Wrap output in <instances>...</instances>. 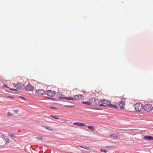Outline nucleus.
Wrapping results in <instances>:
<instances>
[{"label": "nucleus", "instance_id": "5", "mask_svg": "<svg viewBox=\"0 0 153 153\" xmlns=\"http://www.w3.org/2000/svg\"><path fill=\"white\" fill-rule=\"evenodd\" d=\"M25 90L27 91H33V87L29 84L25 87Z\"/></svg>", "mask_w": 153, "mask_h": 153}, {"label": "nucleus", "instance_id": "13", "mask_svg": "<svg viewBox=\"0 0 153 153\" xmlns=\"http://www.w3.org/2000/svg\"><path fill=\"white\" fill-rule=\"evenodd\" d=\"M110 136L113 137H116L117 138H119L120 137L119 135H117L115 134H111L110 135Z\"/></svg>", "mask_w": 153, "mask_h": 153}, {"label": "nucleus", "instance_id": "18", "mask_svg": "<svg viewBox=\"0 0 153 153\" xmlns=\"http://www.w3.org/2000/svg\"><path fill=\"white\" fill-rule=\"evenodd\" d=\"M88 129L91 130V131H93L94 130V128L93 126H88Z\"/></svg>", "mask_w": 153, "mask_h": 153}, {"label": "nucleus", "instance_id": "20", "mask_svg": "<svg viewBox=\"0 0 153 153\" xmlns=\"http://www.w3.org/2000/svg\"><path fill=\"white\" fill-rule=\"evenodd\" d=\"M78 146L80 147L84 148L85 149H86L88 150H89V149H90L89 148V147H85V146Z\"/></svg>", "mask_w": 153, "mask_h": 153}, {"label": "nucleus", "instance_id": "39", "mask_svg": "<svg viewBox=\"0 0 153 153\" xmlns=\"http://www.w3.org/2000/svg\"><path fill=\"white\" fill-rule=\"evenodd\" d=\"M4 87H5V88H9V87H7V85L5 84H4Z\"/></svg>", "mask_w": 153, "mask_h": 153}, {"label": "nucleus", "instance_id": "23", "mask_svg": "<svg viewBox=\"0 0 153 153\" xmlns=\"http://www.w3.org/2000/svg\"><path fill=\"white\" fill-rule=\"evenodd\" d=\"M51 117H52L55 119H59V118L57 117L55 115H51Z\"/></svg>", "mask_w": 153, "mask_h": 153}, {"label": "nucleus", "instance_id": "19", "mask_svg": "<svg viewBox=\"0 0 153 153\" xmlns=\"http://www.w3.org/2000/svg\"><path fill=\"white\" fill-rule=\"evenodd\" d=\"M65 96L64 95L61 94V95L60 94V96H59V98L60 99H65V98H65Z\"/></svg>", "mask_w": 153, "mask_h": 153}, {"label": "nucleus", "instance_id": "4", "mask_svg": "<svg viewBox=\"0 0 153 153\" xmlns=\"http://www.w3.org/2000/svg\"><path fill=\"white\" fill-rule=\"evenodd\" d=\"M90 101H91V104L93 105H99L100 102L99 100L95 98H91L90 99Z\"/></svg>", "mask_w": 153, "mask_h": 153}, {"label": "nucleus", "instance_id": "16", "mask_svg": "<svg viewBox=\"0 0 153 153\" xmlns=\"http://www.w3.org/2000/svg\"><path fill=\"white\" fill-rule=\"evenodd\" d=\"M43 127L45 128L47 130H49L50 131H53V128H51L50 127H49L44 126H43Z\"/></svg>", "mask_w": 153, "mask_h": 153}, {"label": "nucleus", "instance_id": "25", "mask_svg": "<svg viewBox=\"0 0 153 153\" xmlns=\"http://www.w3.org/2000/svg\"><path fill=\"white\" fill-rule=\"evenodd\" d=\"M5 140H6L5 143V144H7L9 143V139L8 138H6Z\"/></svg>", "mask_w": 153, "mask_h": 153}, {"label": "nucleus", "instance_id": "33", "mask_svg": "<svg viewBox=\"0 0 153 153\" xmlns=\"http://www.w3.org/2000/svg\"><path fill=\"white\" fill-rule=\"evenodd\" d=\"M6 97L8 98H14V97H13L11 96H7Z\"/></svg>", "mask_w": 153, "mask_h": 153}, {"label": "nucleus", "instance_id": "10", "mask_svg": "<svg viewBox=\"0 0 153 153\" xmlns=\"http://www.w3.org/2000/svg\"><path fill=\"white\" fill-rule=\"evenodd\" d=\"M111 101H109V103H108V106L110 107L111 108H113L114 109H117L118 107L115 105H113L112 104H111Z\"/></svg>", "mask_w": 153, "mask_h": 153}, {"label": "nucleus", "instance_id": "2", "mask_svg": "<svg viewBox=\"0 0 153 153\" xmlns=\"http://www.w3.org/2000/svg\"><path fill=\"white\" fill-rule=\"evenodd\" d=\"M152 106L149 104H146L144 106H143V109L145 111L149 112L152 110Z\"/></svg>", "mask_w": 153, "mask_h": 153}, {"label": "nucleus", "instance_id": "12", "mask_svg": "<svg viewBox=\"0 0 153 153\" xmlns=\"http://www.w3.org/2000/svg\"><path fill=\"white\" fill-rule=\"evenodd\" d=\"M109 101L106 100L105 99H103V100H100L102 104H106L105 105H107Z\"/></svg>", "mask_w": 153, "mask_h": 153}, {"label": "nucleus", "instance_id": "27", "mask_svg": "<svg viewBox=\"0 0 153 153\" xmlns=\"http://www.w3.org/2000/svg\"><path fill=\"white\" fill-rule=\"evenodd\" d=\"M65 107L66 108H70L72 107H74V106H70V105H65Z\"/></svg>", "mask_w": 153, "mask_h": 153}, {"label": "nucleus", "instance_id": "31", "mask_svg": "<svg viewBox=\"0 0 153 153\" xmlns=\"http://www.w3.org/2000/svg\"><path fill=\"white\" fill-rule=\"evenodd\" d=\"M19 110H14V112H15V113L17 114V113L19 112Z\"/></svg>", "mask_w": 153, "mask_h": 153}, {"label": "nucleus", "instance_id": "24", "mask_svg": "<svg viewBox=\"0 0 153 153\" xmlns=\"http://www.w3.org/2000/svg\"><path fill=\"white\" fill-rule=\"evenodd\" d=\"M100 151L104 153H106L107 152V151L106 150L104 149H101L100 150Z\"/></svg>", "mask_w": 153, "mask_h": 153}, {"label": "nucleus", "instance_id": "1", "mask_svg": "<svg viewBox=\"0 0 153 153\" xmlns=\"http://www.w3.org/2000/svg\"><path fill=\"white\" fill-rule=\"evenodd\" d=\"M143 106L142 104L137 103L134 105L135 109L137 111L139 112L143 109Z\"/></svg>", "mask_w": 153, "mask_h": 153}, {"label": "nucleus", "instance_id": "22", "mask_svg": "<svg viewBox=\"0 0 153 153\" xmlns=\"http://www.w3.org/2000/svg\"><path fill=\"white\" fill-rule=\"evenodd\" d=\"M99 106L100 107H106L108 106V105H104L102 103L101 104H99Z\"/></svg>", "mask_w": 153, "mask_h": 153}, {"label": "nucleus", "instance_id": "6", "mask_svg": "<svg viewBox=\"0 0 153 153\" xmlns=\"http://www.w3.org/2000/svg\"><path fill=\"white\" fill-rule=\"evenodd\" d=\"M47 94L50 97H53L56 94L55 91L51 90H49L47 91Z\"/></svg>", "mask_w": 153, "mask_h": 153}, {"label": "nucleus", "instance_id": "7", "mask_svg": "<svg viewBox=\"0 0 153 153\" xmlns=\"http://www.w3.org/2000/svg\"><path fill=\"white\" fill-rule=\"evenodd\" d=\"M82 97H83L82 95L79 94L74 96L73 97V98L74 99V100L77 101L78 100H81L82 98Z\"/></svg>", "mask_w": 153, "mask_h": 153}, {"label": "nucleus", "instance_id": "28", "mask_svg": "<svg viewBox=\"0 0 153 153\" xmlns=\"http://www.w3.org/2000/svg\"><path fill=\"white\" fill-rule=\"evenodd\" d=\"M0 137L1 138H2L3 140H5L6 139V138L4 137V136L3 135H0Z\"/></svg>", "mask_w": 153, "mask_h": 153}, {"label": "nucleus", "instance_id": "8", "mask_svg": "<svg viewBox=\"0 0 153 153\" xmlns=\"http://www.w3.org/2000/svg\"><path fill=\"white\" fill-rule=\"evenodd\" d=\"M36 93L40 95H44L45 94V91L42 89L36 90Z\"/></svg>", "mask_w": 153, "mask_h": 153}, {"label": "nucleus", "instance_id": "36", "mask_svg": "<svg viewBox=\"0 0 153 153\" xmlns=\"http://www.w3.org/2000/svg\"><path fill=\"white\" fill-rule=\"evenodd\" d=\"M10 89L11 90H12V91H17V90L16 89H13V88H10Z\"/></svg>", "mask_w": 153, "mask_h": 153}, {"label": "nucleus", "instance_id": "3", "mask_svg": "<svg viewBox=\"0 0 153 153\" xmlns=\"http://www.w3.org/2000/svg\"><path fill=\"white\" fill-rule=\"evenodd\" d=\"M13 85L14 87L17 89H23L24 88H25L24 84L22 83H20L19 82H18L16 84L14 83H13Z\"/></svg>", "mask_w": 153, "mask_h": 153}, {"label": "nucleus", "instance_id": "34", "mask_svg": "<svg viewBox=\"0 0 153 153\" xmlns=\"http://www.w3.org/2000/svg\"><path fill=\"white\" fill-rule=\"evenodd\" d=\"M37 138L39 140H41L42 138L41 137H38Z\"/></svg>", "mask_w": 153, "mask_h": 153}, {"label": "nucleus", "instance_id": "11", "mask_svg": "<svg viewBox=\"0 0 153 153\" xmlns=\"http://www.w3.org/2000/svg\"><path fill=\"white\" fill-rule=\"evenodd\" d=\"M144 138L145 140H153V137L150 136H144Z\"/></svg>", "mask_w": 153, "mask_h": 153}, {"label": "nucleus", "instance_id": "17", "mask_svg": "<svg viewBox=\"0 0 153 153\" xmlns=\"http://www.w3.org/2000/svg\"><path fill=\"white\" fill-rule=\"evenodd\" d=\"M120 105H122L123 106H125V102L124 101H121L119 102Z\"/></svg>", "mask_w": 153, "mask_h": 153}, {"label": "nucleus", "instance_id": "21", "mask_svg": "<svg viewBox=\"0 0 153 153\" xmlns=\"http://www.w3.org/2000/svg\"><path fill=\"white\" fill-rule=\"evenodd\" d=\"M8 135L10 136H11L12 137H14V138H16V135L15 134H8Z\"/></svg>", "mask_w": 153, "mask_h": 153}, {"label": "nucleus", "instance_id": "15", "mask_svg": "<svg viewBox=\"0 0 153 153\" xmlns=\"http://www.w3.org/2000/svg\"><path fill=\"white\" fill-rule=\"evenodd\" d=\"M65 99L68 100H74V99L73 98V97H65Z\"/></svg>", "mask_w": 153, "mask_h": 153}, {"label": "nucleus", "instance_id": "9", "mask_svg": "<svg viewBox=\"0 0 153 153\" xmlns=\"http://www.w3.org/2000/svg\"><path fill=\"white\" fill-rule=\"evenodd\" d=\"M73 124L75 125H77L80 126H85V125L84 123L80 122H75L73 123Z\"/></svg>", "mask_w": 153, "mask_h": 153}, {"label": "nucleus", "instance_id": "41", "mask_svg": "<svg viewBox=\"0 0 153 153\" xmlns=\"http://www.w3.org/2000/svg\"><path fill=\"white\" fill-rule=\"evenodd\" d=\"M4 148L3 147V146H0V149H2Z\"/></svg>", "mask_w": 153, "mask_h": 153}, {"label": "nucleus", "instance_id": "35", "mask_svg": "<svg viewBox=\"0 0 153 153\" xmlns=\"http://www.w3.org/2000/svg\"><path fill=\"white\" fill-rule=\"evenodd\" d=\"M113 146H106L105 147V148H112L113 147Z\"/></svg>", "mask_w": 153, "mask_h": 153}, {"label": "nucleus", "instance_id": "37", "mask_svg": "<svg viewBox=\"0 0 153 153\" xmlns=\"http://www.w3.org/2000/svg\"><path fill=\"white\" fill-rule=\"evenodd\" d=\"M123 106H120V108L121 109H124V108L123 107Z\"/></svg>", "mask_w": 153, "mask_h": 153}, {"label": "nucleus", "instance_id": "29", "mask_svg": "<svg viewBox=\"0 0 153 153\" xmlns=\"http://www.w3.org/2000/svg\"><path fill=\"white\" fill-rule=\"evenodd\" d=\"M92 109L96 110H102V108H92Z\"/></svg>", "mask_w": 153, "mask_h": 153}, {"label": "nucleus", "instance_id": "14", "mask_svg": "<svg viewBox=\"0 0 153 153\" xmlns=\"http://www.w3.org/2000/svg\"><path fill=\"white\" fill-rule=\"evenodd\" d=\"M82 104L85 105H90L91 103V101H90V100H89V102L87 101H82Z\"/></svg>", "mask_w": 153, "mask_h": 153}, {"label": "nucleus", "instance_id": "40", "mask_svg": "<svg viewBox=\"0 0 153 153\" xmlns=\"http://www.w3.org/2000/svg\"><path fill=\"white\" fill-rule=\"evenodd\" d=\"M7 115H8V116H11L12 115H11V114L9 112H8V114H7Z\"/></svg>", "mask_w": 153, "mask_h": 153}, {"label": "nucleus", "instance_id": "30", "mask_svg": "<svg viewBox=\"0 0 153 153\" xmlns=\"http://www.w3.org/2000/svg\"><path fill=\"white\" fill-rule=\"evenodd\" d=\"M19 97H20V98H21L22 99H24V100H26V98H25V97H22V96H19Z\"/></svg>", "mask_w": 153, "mask_h": 153}, {"label": "nucleus", "instance_id": "38", "mask_svg": "<svg viewBox=\"0 0 153 153\" xmlns=\"http://www.w3.org/2000/svg\"><path fill=\"white\" fill-rule=\"evenodd\" d=\"M62 94V93L59 92H58L57 93V94L58 95H59L60 96V94L61 95V94Z\"/></svg>", "mask_w": 153, "mask_h": 153}, {"label": "nucleus", "instance_id": "32", "mask_svg": "<svg viewBox=\"0 0 153 153\" xmlns=\"http://www.w3.org/2000/svg\"><path fill=\"white\" fill-rule=\"evenodd\" d=\"M50 108L52 109H56L57 108L56 107H50Z\"/></svg>", "mask_w": 153, "mask_h": 153}, {"label": "nucleus", "instance_id": "26", "mask_svg": "<svg viewBox=\"0 0 153 153\" xmlns=\"http://www.w3.org/2000/svg\"><path fill=\"white\" fill-rule=\"evenodd\" d=\"M47 98H48V99H49L51 100H53L54 101H56V100L55 99L51 97H47Z\"/></svg>", "mask_w": 153, "mask_h": 153}]
</instances>
